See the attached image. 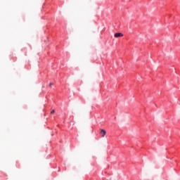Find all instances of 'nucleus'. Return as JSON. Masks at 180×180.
<instances>
[{"label": "nucleus", "mask_w": 180, "mask_h": 180, "mask_svg": "<svg viewBox=\"0 0 180 180\" xmlns=\"http://www.w3.org/2000/svg\"><path fill=\"white\" fill-rule=\"evenodd\" d=\"M115 37H123V34L121 32H117L114 34Z\"/></svg>", "instance_id": "f257e3e1"}, {"label": "nucleus", "mask_w": 180, "mask_h": 180, "mask_svg": "<svg viewBox=\"0 0 180 180\" xmlns=\"http://www.w3.org/2000/svg\"><path fill=\"white\" fill-rule=\"evenodd\" d=\"M100 133L102 134V137H105V136H106V131H105V129H101Z\"/></svg>", "instance_id": "f03ea898"}, {"label": "nucleus", "mask_w": 180, "mask_h": 180, "mask_svg": "<svg viewBox=\"0 0 180 180\" xmlns=\"http://www.w3.org/2000/svg\"><path fill=\"white\" fill-rule=\"evenodd\" d=\"M55 112H56V111H55L54 110H52L51 111V114L53 115V113H55Z\"/></svg>", "instance_id": "7ed1b4c3"}, {"label": "nucleus", "mask_w": 180, "mask_h": 180, "mask_svg": "<svg viewBox=\"0 0 180 180\" xmlns=\"http://www.w3.org/2000/svg\"><path fill=\"white\" fill-rule=\"evenodd\" d=\"M53 85V83H50L49 84V86H50V88H51V86Z\"/></svg>", "instance_id": "20e7f679"}, {"label": "nucleus", "mask_w": 180, "mask_h": 180, "mask_svg": "<svg viewBox=\"0 0 180 180\" xmlns=\"http://www.w3.org/2000/svg\"><path fill=\"white\" fill-rule=\"evenodd\" d=\"M58 172H60V169L58 170Z\"/></svg>", "instance_id": "39448f33"}]
</instances>
